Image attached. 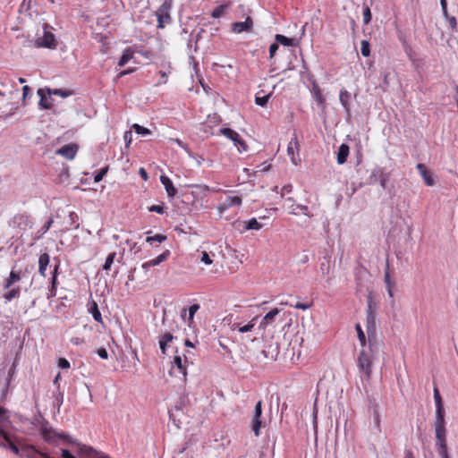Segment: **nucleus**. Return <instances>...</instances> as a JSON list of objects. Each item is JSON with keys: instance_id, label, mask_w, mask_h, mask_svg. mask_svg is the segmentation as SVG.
Instances as JSON below:
<instances>
[{"instance_id": "nucleus-17", "label": "nucleus", "mask_w": 458, "mask_h": 458, "mask_svg": "<svg viewBox=\"0 0 458 458\" xmlns=\"http://www.w3.org/2000/svg\"><path fill=\"white\" fill-rule=\"evenodd\" d=\"M436 448L440 458H450L447 450L446 439L436 440Z\"/></svg>"}, {"instance_id": "nucleus-46", "label": "nucleus", "mask_w": 458, "mask_h": 458, "mask_svg": "<svg viewBox=\"0 0 458 458\" xmlns=\"http://www.w3.org/2000/svg\"><path fill=\"white\" fill-rule=\"evenodd\" d=\"M270 94H267L266 96H263V97H259V96H256L255 98V103L258 105V106H265L270 98Z\"/></svg>"}, {"instance_id": "nucleus-62", "label": "nucleus", "mask_w": 458, "mask_h": 458, "mask_svg": "<svg viewBox=\"0 0 458 458\" xmlns=\"http://www.w3.org/2000/svg\"><path fill=\"white\" fill-rule=\"evenodd\" d=\"M30 93H31V89L29 86L26 85L22 88L23 98H26L28 97V95Z\"/></svg>"}, {"instance_id": "nucleus-27", "label": "nucleus", "mask_w": 458, "mask_h": 458, "mask_svg": "<svg viewBox=\"0 0 458 458\" xmlns=\"http://www.w3.org/2000/svg\"><path fill=\"white\" fill-rule=\"evenodd\" d=\"M132 57H133V52L130 48H126L123 51L121 58L118 62V65L120 67L124 66Z\"/></svg>"}, {"instance_id": "nucleus-14", "label": "nucleus", "mask_w": 458, "mask_h": 458, "mask_svg": "<svg viewBox=\"0 0 458 458\" xmlns=\"http://www.w3.org/2000/svg\"><path fill=\"white\" fill-rule=\"evenodd\" d=\"M417 169L420 173V174L421 175V177L423 178L425 183L428 185V186H432L434 185V179L431 175V174L428 171L427 167L425 166V165L423 164H418L417 165Z\"/></svg>"}, {"instance_id": "nucleus-48", "label": "nucleus", "mask_w": 458, "mask_h": 458, "mask_svg": "<svg viewBox=\"0 0 458 458\" xmlns=\"http://www.w3.org/2000/svg\"><path fill=\"white\" fill-rule=\"evenodd\" d=\"M226 6L225 5H219L217 6L216 8H215L212 12V16L214 18H219L221 17L224 13H225V10Z\"/></svg>"}, {"instance_id": "nucleus-29", "label": "nucleus", "mask_w": 458, "mask_h": 458, "mask_svg": "<svg viewBox=\"0 0 458 458\" xmlns=\"http://www.w3.org/2000/svg\"><path fill=\"white\" fill-rule=\"evenodd\" d=\"M312 91L314 94V98L316 101L321 106H324L325 105V98L323 97L320 89L318 85L313 84Z\"/></svg>"}, {"instance_id": "nucleus-33", "label": "nucleus", "mask_w": 458, "mask_h": 458, "mask_svg": "<svg viewBox=\"0 0 458 458\" xmlns=\"http://www.w3.org/2000/svg\"><path fill=\"white\" fill-rule=\"evenodd\" d=\"M47 95H55V96H59L61 98H66L71 95L70 91L65 90V89H47Z\"/></svg>"}, {"instance_id": "nucleus-10", "label": "nucleus", "mask_w": 458, "mask_h": 458, "mask_svg": "<svg viewBox=\"0 0 458 458\" xmlns=\"http://www.w3.org/2000/svg\"><path fill=\"white\" fill-rule=\"evenodd\" d=\"M253 21L250 17H247L244 21H237L233 23L232 30L234 33H242V31H250Z\"/></svg>"}, {"instance_id": "nucleus-28", "label": "nucleus", "mask_w": 458, "mask_h": 458, "mask_svg": "<svg viewBox=\"0 0 458 458\" xmlns=\"http://www.w3.org/2000/svg\"><path fill=\"white\" fill-rule=\"evenodd\" d=\"M244 229L245 230H259L262 227V225L257 221L256 218H251L249 221H244Z\"/></svg>"}, {"instance_id": "nucleus-1", "label": "nucleus", "mask_w": 458, "mask_h": 458, "mask_svg": "<svg viewBox=\"0 0 458 458\" xmlns=\"http://www.w3.org/2000/svg\"><path fill=\"white\" fill-rule=\"evenodd\" d=\"M375 344H376L375 341H372L371 350L369 347V350H366L364 347L360 351V352L358 356V359H357L358 367H359L360 370L365 374V377L367 378H369V377L371 375V366H372V359H373L372 352H373Z\"/></svg>"}, {"instance_id": "nucleus-21", "label": "nucleus", "mask_w": 458, "mask_h": 458, "mask_svg": "<svg viewBox=\"0 0 458 458\" xmlns=\"http://www.w3.org/2000/svg\"><path fill=\"white\" fill-rule=\"evenodd\" d=\"M350 99L351 94L344 89H341L339 94V100L347 114H350Z\"/></svg>"}, {"instance_id": "nucleus-43", "label": "nucleus", "mask_w": 458, "mask_h": 458, "mask_svg": "<svg viewBox=\"0 0 458 458\" xmlns=\"http://www.w3.org/2000/svg\"><path fill=\"white\" fill-rule=\"evenodd\" d=\"M132 128L134 129L135 132L138 133V134H140V135H148L150 133V131L138 123H134L132 125Z\"/></svg>"}, {"instance_id": "nucleus-58", "label": "nucleus", "mask_w": 458, "mask_h": 458, "mask_svg": "<svg viewBox=\"0 0 458 458\" xmlns=\"http://www.w3.org/2000/svg\"><path fill=\"white\" fill-rule=\"evenodd\" d=\"M277 49H278V45L276 43H273L270 45V47H269L270 58H272L275 55Z\"/></svg>"}, {"instance_id": "nucleus-47", "label": "nucleus", "mask_w": 458, "mask_h": 458, "mask_svg": "<svg viewBox=\"0 0 458 458\" xmlns=\"http://www.w3.org/2000/svg\"><path fill=\"white\" fill-rule=\"evenodd\" d=\"M290 208L292 209V210L290 211V213H292V214H295L294 209H295V208H298V209L301 210L305 216H311V215H310V214L308 213V207H307V206H304V205H293H293L290 207Z\"/></svg>"}, {"instance_id": "nucleus-53", "label": "nucleus", "mask_w": 458, "mask_h": 458, "mask_svg": "<svg viewBox=\"0 0 458 458\" xmlns=\"http://www.w3.org/2000/svg\"><path fill=\"white\" fill-rule=\"evenodd\" d=\"M58 366L64 369L70 368V362L65 358H60L58 360Z\"/></svg>"}, {"instance_id": "nucleus-49", "label": "nucleus", "mask_w": 458, "mask_h": 458, "mask_svg": "<svg viewBox=\"0 0 458 458\" xmlns=\"http://www.w3.org/2000/svg\"><path fill=\"white\" fill-rule=\"evenodd\" d=\"M363 22L365 24H368L369 23V21H371V12H370V9L369 6H366L364 9H363Z\"/></svg>"}, {"instance_id": "nucleus-50", "label": "nucleus", "mask_w": 458, "mask_h": 458, "mask_svg": "<svg viewBox=\"0 0 458 458\" xmlns=\"http://www.w3.org/2000/svg\"><path fill=\"white\" fill-rule=\"evenodd\" d=\"M107 173V167L100 169L94 176V182H99Z\"/></svg>"}, {"instance_id": "nucleus-52", "label": "nucleus", "mask_w": 458, "mask_h": 458, "mask_svg": "<svg viewBox=\"0 0 458 458\" xmlns=\"http://www.w3.org/2000/svg\"><path fill=\"white\" fill-rule=\"evenodd\" d=\"M283 304H285V305H290V306H293L294 307L295 309H299V310H308L310 307V304H308V303H301V302H298L296 304H290L288 302H284Z\"/></svg>"}, {"instance_id": "nucleus-63", "label": "nucleus", "mask_w": 458, "mask_h": 458, "mask_svg": "<svg viewBox=\"0 0 458 458\" xmlns=\"http://www.w3.org/2000/svg\"><path fill=\"white\" fill-rule=\"evenodd\" d=\"M385 283L386 284V287L392 285V282L390 279V274L388 271H386V273H385Z\"/></svg>"}, {"instance_id": "nucleus-41", "label": "nucleus", "mask_w": 458, "mask_h": 458, "mask_svg": "<svg viewBox=\"0 0 458 458\" xmlns=\"http://www.w3.org/2000/svg\"><path fill=\"white\" fill-rule=\"evenodd\" d=\"M214 256H215L214 254L210 255L207 251H201L200 260H201V262L205 263L206 265H211L213 263L212 257H214Z\"/></svg>"}, {"instance_id": "nucleus-24", "label": "nucleus", "mask_w": 458, "mask_h": 458, "mask_svg": "<svg viewBox=\"0 0 458 458\" xmlns=\"http://www.w3.org/2000/svg\"><path fill=\"white\" fill-rule=\"evenodd\" d=\"M88 310L97 322L102 323V316L96 301H91L88 303Z\"/></svg>"}, {"instance_id": "nucleus-9", "label": "nucleus", "mask_w": 458, "mask_h": 458, "mask_svg": "<svg viewBox=\"0 0 458 458\" xmlns=\"http://www.w3.org/2000/svg\"><path fill=\"white\" fill-rule=\"evenodd\" d=\"M78 454L85 458H108L102 453L98 452L90 446L81 445L79 448Z\"/></svg>"}, {"instance_id": "nucleus-18", "label": "nucleus", "mask_w": 458, "mask_h": 458, "mask_svg": "<svg viewBox=\"0 0 458 458\" xmlns=\"http://www.w3.org/2000/svg\"><path fill=\"white\" fill-rule=\"evenodd\" d=\"M38 95L39 96V106L44 109H50L52 106V98L51 95L47 96L45 93V89H39L38 90Z\"/></svg>"}, {"instance_id": "nucleus-37", "label": "nucleus", "mask_w": 458, "mask_h": 458, "mask_svg": "<svg viewBox=\"0 0 458 458\" xmlns=\"http://www.w3.org/2000/svg\"><path fill=\"white\" fill-rule=\"evenodd\" d=\"M434 400H435V403H436V410H438V409L443 410L444 406H443V403H442V398H441V395L439 394L437 387L434 388Z\"/></svg>"}, {"instance_id": "nucleus-36", "label": "nucleus", "mask_w": 458, "mask_h": 458, "mask_svg": "<svg viewBox=\"0 0 458 458\" xmlns=\"http://www.w3.org/2000/svg\"><path fill=\"white\" fill-rule=\"evenodd\" d=\"M355 328H356V331H357V334H358V338H359V341L360 343V345L362 348H364L366 346V336H365V334L360 327V324H356L355 326Z\"/></svg>"}, {"instance_id": "nucleus-38", "label": "nucleus", "mask_w": 458, "mask_h": 458, "mask_svg": "<svg viewBox=\"0 0 458 458\" xmlns=\"http://www.w3.org/2000/svg\"><path fill=\"white\" fill-rule=\"evenodd\" d=\"M115 256H116L115 252H112V253L108 254V256L106 259L105 264L103 265V269L104 270H109L110 269L112 264L114 263Z\"/></svg>"}, {"instance_id": "nucleus-2", "label": "nucleus", "mask_w": 458, "mask_h": 458, "mask_svg": "<svg viewBox=\"0 0 458 458\" xmlns=\"http://www.w3.org/2000/svg\"><path fill=\"white\" fill-rule=\"evenodd\" d=\"M367 333L368 340L369 343V348L372 347V341H375V330H376V315L372 310V300L369 296L368 299V309H367Z\"/></svg>"}, {"instance_id": "nucleus-13", "label": "nucleus", "mask_w": 458, "mask_h": 458, "mask_svg": "<svg viewBox=\"0 0 458 458\" xmlns=\"http://www.w3.org/2000/svg\"><path fill=\"white\" fill-rule=\"evenodd\" d=\"M257 319H258V317H255L246 325H242V323L234 322L230 325L231 330H237L240 333L250 332L255 327V321Z\"/></svg>"}, {"instance_id": "nucleus-57", "label": "nucleus", "mask_w": 458, "mask_h": 458, "mask_svg": "<svg viewBox=\"0 0 458 458\" xmlns=\"http://www.w3.org/2000/svg\"><path fill=\"white\" fill-rule=\"evenodd\" d=\"M148 210L150 212H156V213H158V214H163L164 213V208L163 207L161 206H157V205H153L151 206Z\"/></svg>"}, {"instance_id": "nucleus-61", "label": "nucleus", "mask_w": 458, "mask_h": 458, "mask_svg": "<svg viewBox=\"0 0 458 458\" xmlns=\"http://www.w3.org/2000/svg\"><path fill=\"white\" fill-rule=\"evenodd\" d=\"M62 457L63 458H76L73 456L68 450L62 449Z\"/></svg>"}, {"instance_id": "nucleus-32", "label": "nucleus", "mask_w": 458, "mask_h": 458, "mask_svg": "<svg viewBox=\"0 0 458 458\" xmlns=\"http://www.w3.org/2000/svg\"><path fill=\"white\" fill-rule=\"evenodd\" d=\"M2 437L7 443L6 448H9L13 454H19L20 450H19L18 446L12 441L9 434L4 435Z\"/></svg>"}, {"instance_id": "nucleus-25", "label": "nucleus", "mask_w": 458, "mask_h": 458, "mask_svg": "<svg viewBox=\"0 0 458 458\" xmlns=\"http://www.w3.org/2000/svg\"><path fill=\"white\" fill-rule=\"evenodd\" d=\"M21 272L14 271L13 269L11 271L10 276L4 281V288H10L13 284L17 283L21 280Z\"/></svg>"}, {"instance_id": "nucleus-20", "label": "nucleus", "mask_w": 458, "mask_h": 458, "mask_svg": "<svg viewBox=\"0 0 458 458\" xmlns=\"http://www.w3.org/2000/svg\"><path fill=\"white\" fill-rule=\"evenodd\" d=\"M279 312H280V310L278 309L275 308L272 310H270L268 313H267L263 317V318L259 324V327L266 328L269 324H271L274 321L276 316L278 315Z\"/></svg>"}, {"instance_id": "nucleus-60", "label": "nucleus", "mask_w": 458, "mask_h": 458, "mask_svg": "<svg viewBox=\"0 0 458 458\" xmlns=\"http://www.w3.org/2000/svg\"><path fill=\"white\" fill-rule=\"evenodd\" d=\"M52 223H53V220H49L47 222V224L40 229L41 234L46 233L49 230Z\"/></svg>"}, {"instance_id": "nucleus-44", "label": "nucleus", "mask_w": 458, "mask_h": 458, "mask_svg": "<svg viewBox=\"0 0 458 458\" xmlns=\"http://www.w3.org/2000/svg\"><path fill=\"white\" fill-rule=\"evenodd\" d=\"M166 239V236L163 234H156L155 236H148L146 239V242L152 244L153 242H162Z\"/></svg>"}, {"instance_id": "nucleus-3", "label": "nucleus", "mask_w": 458, "mask_h": 458, "mask_svg": "<svg viewBox=\"0 0 458 458\" xmlns=\"http://www.w3.org/2000/svg\"><path fill=\"white\" fill-rule=\"evenodd\" d=\"M172 8V0H165L156 12L158 28H164L165 24L171 22L170 11Z\"/></svg>"}, {"instance_id": "nucleus-42", "label": "nucleus", "mask_w": 458, "mask_h": 458, "mask_svg": "<svg viewBox=\"0 0 458 458\" xmlns=\"http://www.w3.org/2000/svg\"><path fill=\"white\" fill-rule=\"evenodd\" d=\"M199 310V304H193L191 305L190 308H189V317H188V320H189V326L191 325L192 321H193V318H194V315L195 313Z\"/></svg>"}, {"instance_id": "nucleus-4", "label": "nucleus", "mask_w": 458, "mask_h": 458, "mask_svg": "<svg viewBox=\"0 0 458 458\" xmlns=\"http://www.w3.org/2000/svg\"><path fill=\"white\" fill-rule=\"evenodd\" d=\"M434 427L436 432V440L445 439L446 429L445 420V409L436 410Z\"/></svg>"}, {"instance_id": "nucleus-45", "label": "nucleus", "mask_w": 458, "mask_h": 458, "mask_svg": "<svg viewBox=\"0 0 458 458\" xmlns=\"http://www.w3.org/2000/svg\"><path fill=\"white\" fill-rule=\"evenodd\" d=\"M360 53L363 56H369L370 54L369 44L366 40H362L360 44Z\"/></svg>"}, {"instance_id": "nucleus-35", "label": "nucleus", "mask_w": 458, "mask_h": 458, "mask_svg": "<svg viewBox=\"0 0 458 458\" xmlns=\"http://www.w3.org/2000/svg\"><path fill=\"white\" fill-rule=\"evenodd\" d=\"M20 287H15L10 290L8 293L4 294V299L8 301H12L13 299L18 298L20 296Z\"/></svg>"}, {"instance_id": "nucleus-26", "label": "nucleus", "mask_w": 458, "mask_h": 458, "mask_svg": "<svg viewBox=\"0 0 458 458\" xmlns=\"http://www.w3.org/2000/svg\"><path fill=\"white\" fill-rule=\"evenodd\" d=\"M221 134H223L225 137L230 139L232 141L234 142V145L237 141L240 140V135L233 130L230 128H222L220 130Z\"/></svg>"}, {"instance_id": "nucleus-54", "label": "nucleus", "mask_w": 458, "mask_h": 458, "mask_svg": "<svg viewBox=\"0 0 458 458\" xmlns=\"http://www.w3.org/2000/svg\"><path fill=\"white\" fill-rule=\"evenodd\" d=\"M440 4H441V8H442V13H443V15L444 17L446 19L447 17H450L449 14H448V12H447V1L445 0H440Z\"/></svg>"}, {"instance_id": "nucleus-40", "label": "nucleus", "mask_w": 458, "mask_h": 458, "mask_svg": "<svg viewBox=\"0 0 458 458\" xmlns=\"http://www.w3.org/2000/svg\"><path fill=\"white\" fill-rule=\"evenodd\" d=\"M42 436L43 438L48 442V443H54L53 436L55 435L54 432H52L50 429H47V428H42Z\"/></svg>"}, {"instance_id": "nucleus-6", "label": "nucleus", "mask_w": 458, "mask_h": 458, "mask_svg": "<svg viewBox=\"0 0 458 458\" xmlns=\"http://www.w3.org/2000/svg\"><path fill=\"white\" fill-rule=\"evenodd\" d=\"M262 414V403L261 401H259L254 409V415L252 419V430L256 437L259 436V431L261 428V420L260 417Z\"/></svg>"}, {"instance_id": "nucleus-8", "label": "nucleus", "mask_w": 458, "mask_h": 458, "mask_svg": "<svg viewBox=\"0 0 458 458\" xmlns=\"http://www.w3.org/2000/svg\"><path fill=\"white\" fill-rule=\"evenodd\" d=\"M184 360H182V356L179 354H176L173 360V367L172 369H174L175 368L178 369L179 373L182 374L183 378H185L187 375V369H186V363L188 362V357L187 355L183 354Z\"/></svg>"}, {"instance_id": "nucleus-34", "label": "nucleus", "mask_w": 458, "mask_h": 458, "mask_svg": "<svg viewBox=\"0 0 458 458\" xmlns=\"http://www.w3.org/2000/svg\"><path fill=\"white\" fill-rule=\"evenodd\" d=\"M168 256H169V251L166 250L165 252H164V253L160 254L159 256H157L156 259L149 260L150 265L152 267L158 266L160 263L165 261L167 259Z\"/></svg>"}, {"instance_id": "nucleus-23", "label": "nucleus", "mask_w": 458, "mask_h": 458, "mask_svg": "<svg viewBox=\"0 0 458 458\" xmlns=\"http://www.w3.org/2000/svg\"><path fill=\"white\" fill-rule=\"evenodd\" d=\"M50 257L47 253H43L38 259V272L41 276H46V270L49 264Z\"/></svg>"}, {"instance_id": "nucleus-15", "label": "nucleus", "mask_w": 458, "mask_h": 458, "mask_svg": "<svg viewBox=\"0 0 458 458\" xmlns=\"http://www.w3.org/2000/svg\"><path fill=\"white\" fill-rule=\"evenodd\" d=\"M242 204V198L239 196H227L221 204V208L225 210L233 207H238Z\"/></svg>"}, {"instance_id": "nucleus-59", "label": "nucleus", "mask_w": 458, "mask_h": 458, "mask_svg": "<svg viewBox=\"0 0 458 458\" xmlns=\"http://www.w3.org/2000/svg\"><path fill=\"white\" fill-rule=\"evenodd\" d=\"M98 354L101 359L106 360L108 358L107 351L105 348L98 349Z\"/></svg>"}, {"instance_id": "nucleus-64", "label": "nucleus", "mask_w": 458, "mask_h": 458, "mask_svg": "<svg viewBox=\"0 0 458 458\" xmlns=\"http://www.w3.org/2000/svg\"><path fill=\"white\" fill-rule=\"evenodd\" d=\"M139 173L143 180L147 181L148 179V173L144 168H140Z\"/></svg>"}, {"instance_id": "nucleus-7", "label": "nucleus", "mask_w": 458, "mask_h": 458, "mask_svg": "<svg viewBox=\"0 0 458 458\" xmlns=\"http://www.w3.org/2000/svg\"><path fill=\"white\" fill-rule=\"evenodd\" d=\"M77 144H67L56 150V154L65 157L68 160H72L78 151Z\"/></svg>"}, {"instance_id": "nucleus-11", "label": "nucleus", "mask_w": 458, "mask_h": 458, "mask_svg": "<svg viewBox=\"0 0 458 458\" xmlns=\"http://www.w3.org/2000/svg\"><path fill=\"white\" fill-rule=\"evenodd\" d=\"M298 147H299V144H298L297 137H296V135H294V138L289 142L288 147H287V154L290 157L291 161L294 165H298L301 162V159L299 158V157L298 156L296 157L294 154V151H295V149H298Z\"/></svg>"}, {"instance_id": "nucleus-31", "label": "nucleus", "mask_w": 458, "mask_h": 458, "mask_svg": "<svg viewBox=\"0 0 458 458\" xmlns=\"http://www.w3.org/2000/svg\"><path fill=\"white\" fill-rule=\"evenodd\" d=\"M57 270H58V265H55L54 267V270L52 272V277H51V290H50V295L55 296V288H56V280H57Z\"/></svg>"}, {"instance_id": "nucleus-30", "label": "nucleus", "mask_w": 458, "mask_h": 458, "mask_svg": "<svg viewBox=\"0 0 458 458\" xmlns=\"http://www.w3.org/2000/svg\"><path fill=\"white\" fill-rule=\"evenodd\" d=\"M276 42L284 45V46H295V40L293 38H289L284 35L276 34Z\"/></svg>"}, {"instance_id": "nucleus-12", "label": "nucleus", "mask_w": 458, "mask_h": 458, "mask_svg": "<svg viewBox=\"0 0 458 458\" xmlns=\"http://www.w3.org/2000/svg\"><path fill=\"white\" fill-rule=\"evenodd\" d=\"M11 427V421L4 409L0 407V437L7 435V430Z\"/></svg>"}, {"instance_id": "nucleus-39", "label": "nucleus", "mask_w": 458, "mask_h": 458, "mask_svg": "<svg viewBox=\"0 0 458 458\" xmlns=\"http://www.w3.org/2000/svg\"><path fill=\"white\" fill-rule=\"evenodd\" d=\"M373 422L376 430L377 432H380V415L378 413L377 407H375L373 410Z\"/></svg>"}, {"instance_id": "nucleus-51", "label": "nucleus", "mask_w": 458, "mask_h": 458, "mask_svg": "<svg viewBox=\"0 0 458 458\" xmlns=\"http://www.w3.org/2000/svg\"><path fill=\"white\" fill-rule=\"evenodd\" d=\"M235 146L240 153L247 151V144L242 140V138H240V140L236 142Z\"/></svg>"}, {"instance_id": "nucleus-22", "label": "nucleus", "mask_w": 458, "mask_h": 458, "mask_svg": "<svg viewBox=\"0 0 458 458\" xmlns=\"http://www.w3.org/2000/svg\"><path fill=\"white\" fill-rule=\"evenodd\" d=\"M350 148L347 144L343 143L337 152V163L339 165H343L346 162L347 157L349 155Z\"/></svg>"}, {"instance_id": "nucleus-16", "label": "nucleus", "mask_w": 458, "mask_h": 458, "mask_svg": "<svg viewBox=\"0 0 458 458\" xmlns=\"http://www.w3.org/2000/svg\"><path fill=\"white\" fill-rule=\"evenodd\" d=\"M372 176H378V181L383 189L386 188L387 182L389 180V174L385 173L383 168L377 167L372 170Z\"/></svg>"}, {"instance_id": "nucleus-5", "label": "nucleus", "mask_w": 458, "mask_h": 458, "mask_svg": "<svg viewBox=\"0 0 458 458\" xmlns=\"http://www.w3.org/2000/svg\"><path fill=\"white\" fill-rule=\"evenodd\" d=\"M47 27L48 26L47 24H45L44 35H43V37L38 38L36 40L35 44L38 47H47V48L54 49L56 47L55 38L54 34H52L51 32L47 30Z\"/></svg>"}, {"instance_id": "nucleus-56", "label": "nucleus", "mask_w": 458, "mask_h": 458, "mask_svg": "<svg viewBox=\"0 0 458 458\" xmlns=\"http://www.w3.org/2000/svg\"><path fill=\"white\" fill-rule=\"evenodd\" d=\"M446 21H447V22H448V24H449V26L451 27L452 30H455L456 29L457 21H456L455 17H454V16L447 17Z\"/></svg>"}, {"instance_id": "nucleus-19", "label": "nucleus", "mask_w": 458, "mask_h": 458, "mask_svg": "<svg viewBox=\"0 0 458 458\" xmlns=\"http://www.w3.org/2000/svg\"><path fill=\"white\" fill-rule=\"evenodd\" d=\"M160 181L162 182V184L164 185L165 191H166V193L169 197H174L175 196L176 192H177V190L175 189V187L174 186L172 181L165 175H161L160 176Z\"/></svg>"}, {"instance_id": "nucleus-55", "label": "nucleus", "mask_w": 458, "mask_h": 458, "mask_svg": "<svg viewBox=\"0 0 458 458\" xmlns=\"http://www.w3.org/2000/svg\"><path fill=\"white\" fill-rule=\"evenodd\" d=\"M174 339V336L171 333H165L160 338L159 340H161L162 342L165 343L166 344L168 343H170L172 340Z\"/></svg>"}]
</instances>
